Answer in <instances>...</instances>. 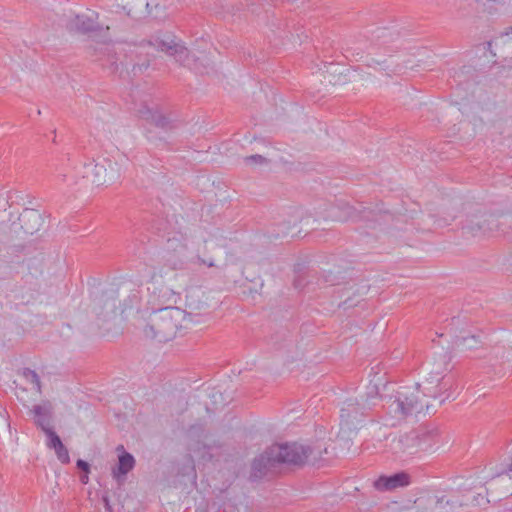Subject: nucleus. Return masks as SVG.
<instances>
[{
  "instance_id": "f257e3e1",
  "label": "nucleus",
  "mask_w": 512,
  "mask_h": 512,
  "mask_svg": "<svg viewBox=\"0 0 512 512\" xmlns=\"http://www.w3.org/2000/svg\"><path fill=\"white\" fill-rule=\"evenodd\" d=\"M323 452L326 453L327 449L322 450L317 446H304L296 442L274 444L254 458L251 464L250 480L262 479L269 471L281 464L302 466L310 458L313 462H316L321 459Z\"/></svg>"
},
{
  "instance_id": "f03ea898",
  "label": "nucleus",
  "mask_w": 512,
  "mask_h": 512,
  "mask_svg": "<svg viewBox=\"0 0 512 512\" xmlns=\"http://www.w3.org/2000/svg\"><path fill=\"white\" fill-rule=\"evenodd\" d=\"M186 316V311L176 306L155 307L143 328L144 336L160 343L168 342L184 328Z\"/></svg>"
},
{
  "instance_id": "7ed1b4c3",
  "label": "nucleus",
  "mask_w": 512,
  "mask_h": 512,
  "mask_svg": "<svg viewBox=\"0 0 512 512\" xmlns=\"http://www.w3.org/2000/svg\"><path fill=\"white\" fill-rule=\"evenodd\" d=\"M380 400L378 387L373 385L369 386L367 392L359 398H349L344 401L340 410L341 428L347 431L358 430L364 417L378 405Z\"/></svg>"
},
{
  "instance_id": "20e7f679",
  "label": "nucleus",
  "mask_w": 512,
  "mask_h": 512,
  "mask_svg": "<svg viewBox=\"0 0 512 512\" xmlns=\"http://www.w3.org/2000/svg\"><path fill=\"white\" fill-rule=\"evenodd\" d=\"M419 384L415 387H401L394 396L382 398L390 413L398 418L418 414L424 410L425 405L420 398Z\"/></svg>"
},
{
  "instance_id": "39448f33",
  "label": "nucleus",
  "mask_w": 512,
  "mask_h": 512,
  "mask_svg": "<svg viewBox=\"0 0 512 512\" xmlns=\"http://www.w3.org/2000/svg\"><path fill=\"white\" fill-rule=\"evenodd\" d=\"M434 433L432 431H410L400 435L392 442V450L396 454L413 455L433 447Z\"/></svg>"
},
{
  "instance_id": "423d86ee",
  "label": "nucleus",
  "mask_w": 512,
  "mask_h": 512,
  "mask_svg": "<svg viewBox=\"0 0 512 512\" xmlns=\"http://www.w3.org/2000/svg\"><path fill=\"white\" fill-rule=\"evenodd\" d=\"M161 259L171 270H191V250L182 239L169 238L161 252Z\"/></svg>"
},
{
  "instance_id": "0eeeda50",
  "label": "nucleus",
  "mask_w": 512,
  "mask_h": 512,
  "mask_svg": "<svg viewBox=\"0 0 512 512\" xmlns=\"http://www.w3.org/2000/svg\"><path fill=\"white\" fill-rule=\"evenodd\" d=\"M148 45L175 58L177 62L185 65L189 59V50L180 39L170 32H160L151 39L143 41L141 46Z\"/></svg>"
},
{
  "instance_id": "6e6552de",
  "label": "nucleus",
  "mask_w": 512,
  "mask_h": 512,
  "mask_svg": "<svg viewBox=\"0 0 512 512\" xmlns=\"http://www.w3.org/2000/svg\"><path fill=\"white\" fill-rule=\"evenodd\" d=\"M65 161V172L57 175V180L60 183L76 184L79 179H86L91 182L94 159H81L77 155L68 152L65 154Z\"/></svg>"
},
{
  "instance_id": "1a4fd4ad",
  "label": "nucleus",
  "mask_w": 512,
  "mask_h": 512,
  "mask_svg": "<svg viewBox=\"0 0 512 512\" xmlns=\"http://www.w3.org/2000/svg\"><path fill=\"white\" fill-rule=\"evenodd\" d=\"M341 211L344 216L335 217L338 221H367V222H379L385 216L389 215V211L379 207L375 208L360 206L359 208L353 207L349 204H344L341 207Z\"/></svg>"
},
{
  "instance_id": "9d476101",
  "label": "nucleus",
  "mask_w": 512,
  "mask_h": 512,
  "mask_svg": "<svg viewBox=\"0 0 512 512\" xmlns=\"http://www.w3.org/2000/svg\"><path fill=\"white\" fill-rule=\"evenodd\" d=\"M113 26L114 24L112 22L98 23L93 17L84 14H77L73 18L69 19L66 23V28L69 32H75L84 35L93 32H107Z\"/></svg>"
},
{
  "instance_id": "9b49d317",
  "label": "nucleus",
  "mask_w": 512,
  "mask_h": 512,
  "mask_svg": "<svg viewBox=\"0 0 512 512\" xmlns=\"http://www.w3.org/2000/svg\"><path fill=\"white\" fill-rule=\"evenodd\" d=\"M498 227L499 222L493 214L482 213L467 219L462 229L472 236H485L497 230Z\"/></svg>"
},
{
  "instance_id": "f8f14e48",
  "label": "nucleus",
  "mask_w": 512,
  "mask_h": 512,
  "mask_svg": "<svg viewBox=\"0 0 512 512\" xmlns=\"http://www.w3.org/2000/svg\"><path fill=\"white\" fill-rule=\"evenodd\" d=\"M91 176V183L97 186L113 183L119 179L120 169L117 162L105 158L100 163L94 161L93 174Z\"/></svg>"
},
{
  "instance_id": "ddd939ff",
  "label": "nucleus",
  "mask_w": 512,
  "mask_h": 512,
  "mask_svg": "<svg viewBox=\"0 0 512 512\" xmlns=\"http://www.w3.org/2000/svg\"><path fill=\"white\" fill-rule=\"evenodd\" d=\"M126 14L133 19H142L150 15L152 12V0H117Z\"/></svg>"
},
{
  "instance_id": "4468645a",
  "label": "nucleus",
  "mask_w": 512,
  "mask_h": 512,
  "mask_svg": "<svg viewBox=\"0 0 512 512\" xmlns=\"http://www.w3.org/2000/svg\"><path fill=\"white\" fill-rule=\"evenodd\" d=\"M21 229L26 235H34L44 224L42 214L36 209L26 208L18 218Z\"/></svg>"
},
{
  "instance_id": "2eb2a0df",
  "label": "nucleus",
  "mask_w": 512,
  "mask_h": 512,
  "mask_svg": "<svg viewBox=\"0 0 512 512\" xmlns=\"http://www.w3.org/2000/svg\"><path fill=\"white\" fill-rule=\"evenodd\" d=\"M202 267H217L216 259L209 250L206 240L199 244L195 250H191V270H199Z\"/></svg>"
},
{
  "instance_id": "dca6fc26",
  "label": "nucleus",
  "mask_w": 512,
  "mask_h": 512,
  "mask_svg": "<svg viewBox=\"0 0 512 512\" xmlns=\"http://www.w3.org/2000/svg\"><path fill=\"white\" fill-rule=\"evenodd\" d=\"M410 484V475L404 471L393 475H382L375 482L374 487L378 491H392L396 488L405 487Z\"/></svg>"
},
{
  "instance_id": "f3484780",
  "label": "nucleus",
  "mask_w": 512,
  "mask_h": 512,
  "mask_svg": "<svg viewBox=\"0 0 512 512\" xmlns=\"http://www.w3.org/2000/svg\"><path fill=\"white\" fill-rule=\"evenodd\" d=\"M426 382L431 386L425 387V395L433 398H437L442 391H448L452 386V381L443 375V371L440 370L432 371Z\"/></svg>"
},
{
  "instance_id": "a211bd4d",
  "label": "nucleus",
  "mask_w": 512,
  "mask_h": 512,
  "mask_svg": "<svg viewBox=\"0 0 512 512\" xmlns=\"http://www.w3.org/2000/svg\"><path fill=\"white\" fill-rule=\"evenodd\" d=\"M188 437L190 438L191 442L189 443V449L195 453L201 452V450H211L213 446H217L215 443L209 444L205 441H201L200 438H204V440L207 438V435L205 433L204 426L202 424H194L191 425L188 429Z\"/></svg>"
},
{
  "instance_id": "6ab92c4d",
  "label": "nucleus",
  "mask_w": 512,
  "mask_h": 512,
  "mask_svg": "<svg viewBox=\"0 0 512 512\" xmlns=\"http://www.w3.org/2000/svg\"><path fill=\"white\" fill-rule=\"evenodd\" d=\"M141 118L144 120L150 122L151 124L155 125L158 128L164 129V130H172L177 127V124L174 120L170 119L169 117L163 115L162 113L158 111H153L149 107H143L139 110Z\"/></svg>"
},
{
  "instance_id": "aec40b11",
  "label": "nucleus",
  "mask_w": 512,
  "mask_h": 512,
  "mask_svg": "<svg viewBox=\"0 0 512 512\" xmlns=\"http://www.w3.org/2000/svg\"><path fill=\"white\" fill-rule=\"evenodd\" d=\"M31 411L35 416V424L41 428L43 432H45V429L52 428V405L49 401L33 406Z\"/></svg>"
},
{
  "instance_id": "412c9836",
  "label": "nucleus",
  "mask_w": 512,
  "mask_h": 512,
  "mask_svg": "<svg viewBox=\"0 0 512 512\" xmlns=\"http://www.w3.org/2000/svg\"><path fill=\"white\" fill-rule=\"evenodd\" d=\"M152 294L156 307L174 306L179 298V294L167 286L155 287Z\"/></svg>"
},
{
  "instance_id": "4be33fe9",
  "label": "nucleus",
  "mask_w": 512,
  "mask_h": 512,
  "mask_svg": "<svg viewBox=\"0 0 512 512\" xmlns=\"http://www.w3.org/2000/svg\"><path fill=\"white\" fill-rule=\"evenodd\" d=\"M117 450H121L122 453L118 457V463L116 467L112 469V474L114 478L118 479L120 476H125L133 469L135 465V459L132 454L124 450L122 445L118 446Z\"/></svg>"
},
{
  "instance_id": "5701e85b",
  "label": "nucleus",
  "mask_w": 512,
  "mask_h": 512,
  "mask_svg": "<svg viewBox=\"0 0 512 512\" xmlns=\"http://www.w3.org/2000/svg\"><path fill=\"white\" fill-rule=\"evenodd\" d=\"M186 305L191 310H202L207 307V303L201 301L196 292H192L186 296Z\"/></svg>"
},
{
  "instance_id": "b1692460",
  "label": "nucleus",
  "mask_w": 512,
  "mask_h": 512,
  "mask_svg": "<svg viewBox=\"0 0 512 512\" xmlns=\"http://www.w3.org/2000/svg\"><path fill=\"white\" fill-rule=\"evenodd\" d=\"M45 435L47 436V447L49 449H53L57 446H59L61 443H62V440L61 438L59 437V435L53 430V428L51 429H45Z\"/></svg>"
},
{
  "instance_id": "393cba45",
  "label": "nucleus",
  "mask_w": 512,
  "mask_h": 512,
  "mask_svg": "<svg viewBox=\"0 0 512 512\" xmlns=\"http://www.w3.org/2000/svg\"><path fill=\"white\" fill-rule=\"evenodd\" d=\"M468 340L473 341V344H470L469 348H472V347H474V345L479 343V340L477 339V337L475 335H471L469 337H467V336H456L454 341H453V345L455 347H457V348H460V347L467 348L466 342Z\"/></svg>"
},
{
  "instance_id": "a878e982",
  "label": "nucleus",
  "mask_w": 512,
  "mask_h": 512,
  "mask_svg": "<svg viewBox=\"0 0 512 512\" xmlns=\"http://www.w3.org/2000/svg\"><path fill=\"white\" fill-rule=\"evenodd\" d=\"M376 35L372 40H376L379 44H387L390 39H392V33L388 31L386 28H378L375 31Z\"/></svg>"
},
{
  "instance_id": "bb28decb",
  "label": "nucleus",
  "mask_w": 512,
  "mask_h": 512,
  "mask_svg": "<svg viewBox=\"0 0 512 512\" xmlns=\"http://www.w3.org/2000/svg\"><path fill=\"white\" fill-rule=\"evenodd\" d=\"M53 450L55 451V454L61 463H63V464L70 463L68 449L66 448V446L63 443H61L59 446L53 448Z\"/></svg>"
},
{
  "instance_id": "cd10ccee",
  "label": "nucleus",
  "mask_w": 512,
  "mask_h": 512,
  "mask_svg": "<svg viewBox=\"0 0 512 512\" xmlns=\"http://www.w3.org/2000/svg\"><path fill=\"white\" fill-rule=\"evenodd\" d=\"M23 375L27 380H29L31 383L35 384L36 389L38 392H41V382L38 374L29 368H25Z\"/></svg>"
},
{
  "instance_id": "c85d7f7f",
  "label": "nucleus",
  "mask_w": 512,
  "mask_h": 512,
  "mask_svg": "<svg viewBox=\"0 0 512 512\" xmlns=\"http://www.w3.org/2000/svg\"><path fill=\"white\" fill-rule=\"evenodd\" d=\"M244 162L247 165H263V164H267L269 162V160L267 158L263 157L262 155L255 154V155L246 156L244 158Z\"/></svg>"
},
{
  "instance_id": "c756f323",
  "label": "nucleus",
  "mask_w": 512,
  "mask_h": 512,
  "mask_svg": "<svg viewBox=\"0 0 512 512\" xmlns=\"http://www.w3.org/2000/svg\"><path fill=\"white\" fill-rule=\"evenodd\" d=\"M149 65L150 61L148 59H145L142 62L134 63L131 71L134 75H137L145 71L149 67Z\"/></svg>"
},
{
  "instance_id": "7c9ffc66",
  "label": "nucleus",
  "mask_w": 512,
  "mask_h": 512,
  "mask_svg": "<svg viewBox=\"0 0 512 512\" xmlns=\"http://www.w3.org/2000/svg\"><path fill=\"white\" fill-rule=\"evenodd\" d=\"M360 303L359 300H354L353 297L348 296L339 306H342L344 309H349L354 306H357Z\"/></svg>"
},
{
  "instance_id": "2f4dec72",
  "label": "nucleus",
  "mask_w": 512,
  "mask_h": 512,
  "mask_svg": "<svg viewBox=\"0 0 512 512\" xmlns=\"http://www.w3.org/2000/svg\"><path fill=\"white\" fill-rule=\"evenodd\" d=\"M76 467L79 470H81L83 473L89 474V472H90V465L85 460L78 459L76 462Z\"/></svg>"
},
{
  "instance_id": "473e14b6",
  "label": "nucleus",
  "mask_w": 512,
  "mask_h": 512,
  "mask_svg": "<svg viewBox=\"0 0 512 512\" xmlns=\"http://www.w3.org/2000/svg\"><path fill=\"white\" fill-rule=\"evenodd\" d=\"M346 53L351 54V56L355 57L356 60L363 57V51H360L359 48L348 47L346 48Z\"/></svg>"
},
{
  "instance_id": "72a5a7b5",
  "label": "nucleus",
  "mask_w": 512,
  "mask_h": 512,
  "mask_svg": "<svg viewBox=\"0 0 512 512\" xmlns=\"http://www.w3.org/2000/svg\"><path fill=\"white\" fill-rule=\"evenodd\" d=\"M334 275H335V273H333L332 271H329V272L326 274L324 281H325L326 283H329L330 285H337V284H339V282H336V281H335V279H334V278H335V277H334Z\"/></svg>"
},
{
  "instance_id": "f704fd0d",
  "label": "nucleus",
  "mask_w": 512,
  "mask_h": 512,
  "mask_svg": "<svg viewBox=\"0 0 512 512\" xmlns=\"http://www.w3.org/2000/svg\"><path fill=\"white\" fill-rule=\"evenodd\" d=\"M102 501H103V504H104V507H105V511L106 512H113L112 506L110 504V499H109L108 495H103L102 496Z\"/></svg>"
},
{
  "instance_id": "c9c22d12",
  "label": "nucleus",
  "mask_w": 512,
  "mask_h": 512,
  "mask_svg": "<svg viewBox=\"0 0 512 512\" xmlns=\"http://www.w3.org/2000/svg\"><path fill=\"white\" fill-rule=\"evenodd\" d=\"M450 360H451V357L448 356L447 354H444L442 356L443 371L448 370L447 366H448V363Z\"/></svg>"
},
{
  "instance_id": "e433bc0d",
  "label": "nucleus",
  "mask_w": 512,
  "mask_h": 512,
  "mask_svg": "<svg viewBox=\"0 0 512 512\" xmlns=\"http://www.w3.org/2000/svg\"><path fill=\"white\" fill-rule=\"evenodd\" d=\"M504 36L510 37V41L512 43V25L509 28H507L505 33L501 36L500 39L502 40L503 43H505V41L503 39Z\"/></svg>"
},
{
  "instance_id": "4c0bfd02",
  "label": "nucleus",
  "mask_w": 512,
  "mask_h": 512,
  "mask_svg": "<svg viewBox=\"0 0 512 512\" xmlns=\"http://www.w3.org/2000/svg\"><path fill=\"white\" fill-rule=\"evenodd\" d=\"M504 36L510 37V41L512 43V25L509 28H507L505 33L501 36L500 39L502 40L503 43H505V41L503 39Z\"/></svg>"
},
{
  "instance_id": "58836bf2",
  "label": "nucleus",
  "mask_w": 512,
  "mask_h": 512,
  "mask_svg": "<svg viewBox=\"0 0 512 512\" xmlns=\"http://www.w3.org/2000/svg\"><path fill=\"white\" fill-rule=\"evenodd\" d=\"M80 481H81V483H82V484L86 485V484L89 482L88 474L83 473V474L80 476Z\"/></svg>"
},
{
  "instance_id": "ea45409f",
  "label": "nucleus",
  "mask_w": 512,
  "mask_h": 512,
  "mask_svg": "<svg viewBox=\"0 0 512 512\" xmlns=\"http://www.w3.org/2000/svg\"><path fill=\"white\" fill-rule=\"evenodd\" d=\"M8 266L4 261H0V275H6L7 273L2 271V268H7Z\"/></svg>"
},
{
  "instance_id": "a19ab883",
  "label": "nucleus",
  "mask_w": 512,
  "mask_h": 512,
  "mask_svg": "<svg viewBox=\"0 0 512 512\" xmlns=\"http://www.w3.org/2000/svg\"><path fill=\"white\" fill-rule=\"evenodd\" d=\"M294 287H295L296 289H300V288H302V287H303L302 281H301L300 279L295 280V281H294Z\"/></svg>"
},
{
  "instance_id": "79ce46f5",
  "label": "nucleus",
  "mask_w": 512,
  "mask_h": 512,
  "mask_svg": "<svg viewBox=\"0 0 512 512\" xmlns=\"http://www.w3.org/2000/svg\"><path fill=\"white\" fill-rule=\"evenodd\" d=\"M290 229H291L290 225H284V229L282 230V234L283 235L289 234L290 233Z\"/></svg>"
},
{
  "instance_id": "37998d69",
  "label": "nucleus",
  "mask_w": 512,
  "mask_h": 512,
  "mask_svg": "<svg viewBox=\"0 0 512 512\" xmlns=\"http://www.w3.org/2000/svg\"><path fill=\"white\" fill-rule=\"evenodd\" d=\"M201 457H202L203 459L211 460L213 456H212V454H210L209 452H207V453H203V454L201 455Z\"/></svg>"
},
{
  "instance_id": "c03bdc74",
  "label": "nucleus",
  "mask_w": 512,
  "mask_h": 512,
  "mask_svg": "<svg viewBox=\"0 0 512 512\" xmlns=\"http://www.w3.org/2000/svg\"><path fill=\"white\" fill-rule=\"evenodd\" d=\"M507 472H512V457H511L510 463L507 466Z\"/></svg>"
},
{
  "instance_id": "a18cd8bd",
  "label": "nucleus",
  "mask_w": 512,
  "mask_h": 512,
  "mask_svg": "<svg viewBox=\"0 0 512 512\" xmlns=\"http://www.w3.org/2000/svg\"><path fill=\"white\" fill-rule=\"evenodd\" d=\"M447 224H448V223H447V221H446V220H444V221H443V223L439 220V221H438V223H437V225H438V226H440V227H442V226H444V225H447Z\"/></svg>"
},
{
  "instance_id": "49530a36",
  "label": "nucleus",
  "mask_w": 512,
  "mask_h": 512,
  "mask_svg": "<svg viewBox=\"0 0 512 512\" xmlns=\"http://www.w3.org/2000/svg\"><path fill=\"white\" fill-rule=\"evenodd\" d=\"M54 136H52L53 143H56V130L53 131Z\"/></svg>"
},
{
  "instance_id": "de8ad7c7",
  "label": "nucleus",
  "mask_w": 512,
  "mask_h": 512,
  "mask_svg": "<svg viewBox=\"0 0 512 512\" xmlns=\"http://www.w3.org/2000/svg\"><path fill=\"white\" fill-rule=\"evenodd\" d=\"M155 176L158 178V177H164L163 173L162 172H159V173H154Z\"/></svg>"
},
{
  "instance_id": "09e8293b",
  "label": "nucleus",
  "mask_w": 512,
  "mask_h": 512,
  "mask_svg": "<svg viewBox=\"0 0 512 512\" xmlns=\"http://www.w3.org/2000/svg\"><path fill=\"white\" fill-rule=\"evenodd\" d=\"M148 170H149V168H148V167H144L143 172H146V171H148Z\"/></svg>"
},
{
  "instance_id": "8fccbe9b",
  "label": "nucleus",
  "mask_w": 512,
  "mask_h": 512,
  "mask_svg": "<svg viewBox=\"0 0 512 512\" xmlns=\"http://www.w3.org/2000/svg\"><path fill=\"white\" fill-rule=\"evenodd\" d=\"M115 308V303L113 302L111 305V309L113 310Z\"/></svg>"
},
{
  "instance_id": "3c124183",
  "label": "nucleus",
  "mask_w": 512,
  "mask_h": 512,
  "mask_svg": "<svg viewBox=\"0 0 512 512\" xmlns=\"http://www.w3.org/2000/svg\"><path fill=\"white\" fill-rule=\"evenodd\" d=\"M37 114H38V115H40V114H41V110H40V109H38V110H37Z\"/></svg>"
},
{
  "instance_id": "603ef678",
  "label": "nucleus",
  "mask_w": 512,
  "mask_h": 512,
  "mask_svg": "<svg viewBox=\"0 0 512 512\" xmlns=\"http://www.w3.org/2000/svg\"><path fill=\"white\" fill-rule=\"evenodd\" d=\"M509 58H510V64H512V56H511V57H509Z\"/></svg>"
}]
</instances>
